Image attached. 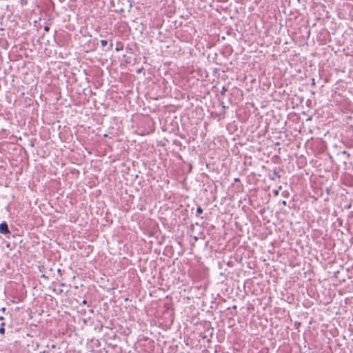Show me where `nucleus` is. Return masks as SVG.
<instances>
[{
  "instance_id": "412c9836",
  "label": "nucleus",
  "mask_w": 353,
  "mask_h": 353,
  "mask_svg": "<svg viewBox=\"0 0 353 353\" xmlns=\"http://www.w3.org/2000/svg\"><path fill=\"white\" fill-rule=\"evenodd\" d=\"M0 320L1 321L4 320V317L3 316H0Z\"/></svg>"
},
{
  "instance_id": "0eeeda50",
  "label": "nucleus",
  "mask_w": 353,
  "mask_h": 353,
  "mask_svg": "<svg viewBox=\"0 0 353 353\" xmlns=\"http://www.w3.org/2000/svg\"><path fill=\"white\" fill-rule=\"evenodd\" d=\"M227 90H227V88H226L225 86H223V87L222 88V89H221V94H225V92H226Z\"/></svg>"
},
{
  "instance_id": "423d86ee",
  "label": "nucleus",
  "mask_w": 353,
  "mask_h": 353,
  "mask_svg": "<svg viewBox=\"0 0 353 353\" xmlns=\"http://www.w3.org/2000/svg\"><path fill=\"white\" fill-rule=\"evenodd\" d=\"M203 212V209L200 206H198L196 208V214H202Z\"/></svg>"
},
{
  "instance_id": "1a4fd4ad",
  "label": "nucleus",
  "mask_w": 353,
  "mask_h": 353,
  "mask_svg": "<svg viewBox=\"0 0 353 353\" xmlns=\"http://www.w3.org/2000/svg\"><path fill=\"white\" fill-rule=\"evenodd\" d=\"M54 291L56 292L57 294H61L63 292L62 289H59L58 290H57L56 289H54Z\"/></svg>"
},
{
  "instance_id": "9b49d317",
  "label": "nucleus",
  "mask_w": 353,
  "mask_h": 353,
  "mask_svg": "<svg viewBox=\"0 0 353 353\" xmlns=\"http://www.w3.org/2000/svg\"><path fill=\"white\" fill-rule=\"evenodd\" d=\"M112 46H113L112 42H111V43H110V45H109V47H108V50H110L112 49Z\"/></svg>"
},
{
  "instance_id": "20e7f679",
  "label": "nucleus",
  "mask_w": 353,
  "mask_h": 353,
  "mask_svg": "<svg viewBox=\"0 0 353 353\" xmlns=\"http://www.w3.org/2000/svg\"><path fill=\"white\" fill-rule=\"evenodd\" d=\"M5 323L3 322L1 324V327H0V334H5V332H6V330H5Z\"/></svg>"
},
{
  "instance_id": "f03ea898",
  "label": "nucleus",
  "mask_w": 353,
  "mask_h": 353,
  "mask_svg": "<svg viewBox=\"0 0 353 353\" xmlns=\"http://www.w3.org/2000/svg\"><path fill=\"white\" fill-rule=\"evenodd\" d=\"M268 177L270 180L272 181H274L275 180V177H277L279 179H280L281 176L279 174V172L278 171L277 168H275L274 170H273V172H272V174H269L268 175Z\"/></svg>"
},
{
  "instance_id": "4be33fe9",
  "label": "nucleus",
  "mask_w": 353,
  "mask_h": 353,
  "mask_svg": "<svg viewBox=\"0 0 353 353\" xmlns=\"http://www.w3.org/2000/svg\"><path fill=\"white\" fill-rule=\"evenodd\" d=\"M65 283H61V286L63 287V286H65Z\"/></svg>"
},
{
  "instance_id": "6ab92c4d",
  "label": "nucleus",
  "mask_w": 353,
  "mask_h": 353,
  "mask_svg": "<svg viewBox=\"0 0 353 353\" xmlns=\"http://www.w3.org/2000/svg\"><path fill=\"white\" fill-rule=\"evenodd\" d=\"M55 347H56V345L52 344V345H51V348L54 349V348H55Z\"/></svg>"
},
{
  "instance_id": "a211bd4d",
  "label": "nucleus",
  "mask_w": 353,
  "mask_h": 353,
  "mask_svg": "<svg viewBox=\"0 0 353 353\" xmlns=\"http://www.w3.org/2000/svg\"><path fill=\"white\" fill-rule=\"evenodd\" d=\"M342 153H343V154H347V155H349V154H348V153L347 152V151H345V150L343 151V152H342Z\"/></svg>"
},
{
  "instance_id": "2eb2a0df",
  "label": "nucleus",
  "mask_w": 353,
  "mask_h": 353,
  "mask_svg": "<svg viewBox=\"0 0 353 353\" xmlns=\"http://www.w3.org/2000/svg\"><path fill=\"white\" fill-rule=\"evenodd\" d=\"M82 304H83V305H86V304H87V301H86V300H83V301H82Z\"/></svg>"
},
{
  "instance_id": "6e6552de",
  "label": "nucleus",
  "mask_w": 353,
  "mask_h": 353,
  "mask_svg": "<svg viewBox=\"0 0 353 353\" xmlns=\"http://www.w3.org/2000/svg\"><path fill=\"white\" fill-rule=\"evenodd\" d=\"M281 194L283 196L287 198L288 196L289 193L288 191H283Z\"/></svg>"
},
{
  "instance_id": "9d476101",
  "label": "nucleus",
  "mask_w": 353,
  "mask_h": 353,
  "mask_svg": "<svg viewBox=\"0 0 353 353\" xmlns=\"http://www.w3.org/2000/svg\"><path fill=\"white\" fill-rule=\"evenodd\" d=\"M279 190H274V191H273V194H274V196H278V195H279Z\"/></svg>"
},
{
  "instance_id": "4468645a",
  "label": "nucleus",
  "mask_w": 353,
  "mask_h": 353,
  "mask_svg": "<svg viewBox=\"0 0 353 353\" xmlns=\"http://www.w3.org/2000/svg\"><path fill=\"white\" fill-rule=\"evenodd\" d=\"M281 203H282L283 205H285V206L287 205V202L285 201H283L281 202Z\"/></svg>"
},
{
  "instance_id": "f257e3e1",
  "label": "nucleus",
  "mask_w": 353,
  "mask_h": 353,
  "mask_svg": "<svg viewBox=\"0 0 353 353\" xmlns=\"http://www.w3.org/2000/svg\"><path fill=\"white\" fill-rule=\"evenodd\" d=\"M0 233L3 234H10L11 233L6 221L0 223Z\"/></svg>"
},
{
  "instance_id": "ddd939ff",
  "label": "nucleus",
  "mask_w": 353,
  "mask_h": 353,
  "mask_svg": "<svg viewBox=\"0 0 353 353\" xmlns=\"http://www.w3.org/2000/svg\"><path fill=\"white\" fill-rule=\"evenodd\" d=\"M311 84H312V85H315V80H314V79H312V83Z\"/></svg>"
},
{
  "instance_id": "f3484780",
  "label": "nucleus",
  "mask_w": 353,
  "mask_h": 353,
  "mask_svg": "<svg viewBox=\"0 0 353 353\" xmlns=\"http://www.w3.org/2000/svg\"><path fill=\"white\" fill-rule=\"evenodd\" d=\"M234 181V182H238L240 181V179L239 178H235Z\"/></svg>"
},
{
  "instance_id": "7ed1b4c3",
  "label": "nucleus",
  "mask_w": 353,
  "mask_h": 353,
  "mask_svg": "<svg viewBox=\"0 0 353 353\" xmlns=\"http://www.w3.org/2000/svg\"><path fill=\"white\" fill-rule=\"evenodd\" d=\"M123 48V43H121V42H119L117 44V47L115 48V50L117 51V52H119V51L122 50Z\"/></svg>"
},
{
  "instance_id": "dca6fc26",
  "label": "nucleus",
  "mask_w": 353,
  "mask_h": 353,
  "mask_svg": "<svg viewBox=\"0 0 353 353\" xmlns=\"http://www.w3.org/2000/svg\"><path fill=\"white\" fill-rule=\"evenodd\" d=\"M44 30H45V31H48V30H49V27L46 26V27L44 28Z\"/></svg>"
},
{
  "instance_id": "aec40b11",
  "label": "nucleus",
  "mask_w": 353,
  "mask_h": 353,
  "mask_svg": "<svg viewBox=\"0 0 353 353\" xmlns=\"http://www.w3.org/2000/svg\"><path fill=\"white\" fill-rule=\"evenodd\" d=\"M1 310V311L4 312L6 310V307H2Z\"/></svg>"
},
{
  "instance_id": "f8f14e48",
  "label": "nucleus",
  "mask_w": 353,
  "mask_h": 353,
  "mask_svg": "<svg viewBox=\"0 0 353 353\" xmlns=\"http://www.w3.org/2000/svg\"><path fill=\"white\" fill-rule=\"evenodd\" d=\"M131 50H132V48H130V47H127V48H126V51H127L128 52H130V51H131Z\"/></svg>"
},
{
  "instance_id": "39448f33",
  "label": "nucleus",
  "mask_w": 353,
  "mask_h": 353,
  "mask_svg": "<svg viewBox=\"0 0 353 353\" xmlns=\"http://www.w3.org/2000/svg\"><path fill=\"white\" fill-rule=\"evenodd\" d=\"M102 47H105L108 45V41L105 39H102L100 41Z\"/></svg>"
}]
</instances>
